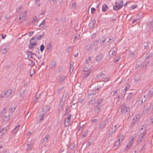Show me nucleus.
I'll return each instance as SVG.
<instances>
[{"instance_id": "61", "label": "nucleus", "mask_w": 153, "mask_h": 153, "mask_svg": "<svg viewBox=\"0 0 153 153\" xmlns=\"http://www.w3.org/2000/svg\"><path fill=\"white\" fill-rule=\"evenodd\" d=\"M138 20L139 19L137 18L136 19H134L132 21V23L133 24L134 23L136 22H137Z\"/></svg>"}, {"instance_id": "1", "label": "nucleus", "mask_w": 153, "mask_h": 153, "mask_svg": "<svg viewBox=\"0 0 153 153\" xmlns=\"http://www.w3.org/2000/svg\"><path fill=\"white\" fill-rule=\"evenodd\" d=\"M123 6V2L122 0H117L115 2V6H114L113 9L117 11L120 9Z\"/></svg>"}, {"instance_id": "3", "label": "nucleus", "mask_w": 153, "mask_h": 153, "mask_svg": "<svg viewBox=\"0 0 153 153\" xmlns=\"http://www.w3.org/2000/svg\"><path fill=\"white\" fill-rule=\"evenodd\" d=\"M13 91L12 90H9L7 91L6 92L2 93L1 94V97L4 98L5 99H7L10 94L12 93Z\"/></svg>"}, {"instance_id": "31", "label": "nucleus", "mask_w": 153, "mask_h": 153, "mask_svg": "<svg viewBox=\"0 0 153 153\" xmlns=\"http://www.w3.org/2000/svg\"><path fill=\"white\" fill-rule=\"evenodd\" d=\"M56 65L55 62L54 61L51 62V64L50 65V67L51 68H54Z\"/></svg>"}, {"instance_id": "57", "label": "nucleus", "mask_w": 153, "mask_h": 153, "mask_svg": "<svg viewBox=\"0 0 153 153\" xmlns=\"http://www.w3.org/2000/svg\"><path fill=\"white\" fill-rule=\"evenodd\" d=\"M126 104L125 103H123V105H122V106L121 107V109H122V110H123L124 109V108H126Z\"/></svg>"}, {"instance_id": "38", "label": "nucleus", "mask_w": 153, "mask_h": 153, "mask_svg": "<svg viewBox=\"0 0 153 153\" xmlns=\"http://www.w3.org/2000/svg\"><path fill=\"white\" fill-rule=\"evenodd\" d=\"M108 40L107 41L108 43H109L110 44L113 41V38L112 37H109L108 38Z\"/></svg>"}, {"instance_id": "15", "label": "nucleus", "mask_w": 153, "mask_h": 153, "mask_svg": "<svg viewBox=\"0 0 153 153\" xmlns=\"http://www.w3.org/2000/svg\"><path fill=\"white\" fill-rule=\"evenodd\" d=\"M108 8V7L107 6L106 4H103L102 7V11L104 12H106Z\"/></svg>"}, {"instance_id": "54", "label": "nucleus", "mask_w": 153, "mask_h": 153, "mask_svg": "<svg viewBox=\"0 0 153 153\" xmlns=\"http://www.w3.org/2000/svg\"><path fill=\"white\" fill-rule=\"evenodd\" d=\"M37 19V17L36 16H35L33 18V20L32 21V22H36V20Z\"/></svg>"}, {"instance_id": "52", "label": "nucleus", "mask_w": 153, "mask_h": 153, "mask_svg": "<svg viewBox=\"0 0 153 153\" xmlns=\"http://www.w3.org/2000/svg\"><path fill=\"white\" fill-rule=\"evenodd\" d=\"M70 111H69V107L68 106H67L65 108V112L69 113Z\"/></svg>"}, {"instance_id": "27", "label": "nucleus", "mask_w": 153, "mask_h": 153, "mask_svg": "<svg viewBox=\"0 0 153 153\" xmlns=\"http://www.w3.org/2000/svg\"><path fill=\"white\" fill-rule=\"evenodd\" d=\"M70 120L66 119L64 122V125L65 127L68 126H69L70 123Z\"/></svg>"}, {"instance_id": "62", "label": "nucleus", "mask_w": 153, "mask_h": 153, "mask_svg": "<svg viewBox=\"0 0 153 153\" xmlns=\"http://www.w3.org/2000/svg\"><path fill=\"white\" fill-rule=\"evenodd\" d=\"M44 21H45V20H43L42 22L39 25V26L40 27V26L42 25H43V27H44V25H45V24L44 23Z\"/></svg>"}, {"instance_id": "29", "label": "nucleus", "mask_w": 153, "mask_h": 153, "mask_svg": "<svg viewBox=\"0 0 153 153\" xmlns=\"http://www.w3.org/2000/svg\"><path fill=\"white\" fill-rule=\"evenodd\" d=\"M16 105H15L13 106L12 108H11L9 110L10 112L11 113V114L12 113L15 111V109L16 108Z\"/></svg>"}, {"instance_id": "23", "label": "nucleus", "mask_w": 153, "mask_h": 153, "mask_svg": "<svg viewBox=\"0 0 153 153\" xmlns=\"http://www.w3.org/2000/svg\"><path fill=\"white\" fill-rule=\"evenodd\" d=\"M96 23V20H94L91 21L89 24V26L91 28L94 27Z\"/></svg>"}, {"instance_id": "63", "label": "nucleus", "mask_w": 153, "mask_h": 153, "mask_svg": "<svg viewBox=\"0 0 153 153\" xmlns=\"http://www.w3.org/2000/svg\"><path fill=\"white\" fill-rule=\"evenodd\" d=\"M71 114H69L68 115V118L67 119L71 120Z\"/></svg>"}, {"instance_id": "47", "label": "nucleus", "mask_w": 153, "mask_h": 153, "mask_svg": "<svg viewBox=\"0 0 153 153\" xmlns=\"http://www.w3.org/2000/svg\"><path fill=\"white\" fill-rule=\"evenodd\" d=\"M44 46L43 45H42L40 46V50L41 52H42L44 49Z\"/></svg>"}, {"instance_id": "22", "label": "nucleus", "mask_w": 153, "mask_h": 153, "mask_svg": "<svg viewBox=\"0 0 153 153\" xmlns=\"http://www.w3.org/2000/svg\"><path fill=\"white\" fill-rule=\"evenodd\" d=\"M101 105H97L94 108V111L96 113H99L100 111Z\"/></svg>"}, {"instance_id": "2", "label": "nucleus", "mask_w": 153, "mask_h": 153, "mask_svg": "<svg viewBox=\"0 0 153 153\" xmlns=\"http://www.w3.org/2000/svg\"><path fill=\"white\" fill-rule=\"evenodd\" d=\"M91 67V66L90 65H88V68H87L86 67H85L83 68V71H84L87 72L85 73L84 74L83 78L84 79H85L88 77L90 75L91 71L89 70L90 69Z\"/></svg>"}, {"instance_id": "53", "label": "nucleus", "mask_w": 153, "mask_h": 153, "mask_svg": "<svg viewBox=\"0 0 153 153\" xmlns=\"http://www.w3.org/2000/svg\"><path fill=\"white\" fill-rule=\"evenodd\" d=\"M98 121V120L97 119H93L91 120L92 122L94 123H97Z\"/></svg>"}, {"instance_id": "7", "label": "nucleus", "mask_w": 153, "mask_h": 153, "mask_svg": "<svg viewBox=\"0 0 153 153\" xmlns=\"http://www.w3.org/2000/svg\"><path fill=\"white\" fill-rule=\"evenodd\" d=\"M50 109V107L48 106H44L42 110L41 111V113H43L44 114H46L47 111Z\"/></svg>"}, {"instance_id": "6", "label": "nucleus", "mask_w": 153, "mask_h": 153, "mask_svg": "<svg viewBox=\"0 0 153 153\" xmlns=\"http://www.w3.org/2000/svg\"><path fill=\"white\" fill-rule=\"evenodd\" d=\"M133 93H130L128 94L126 99V102L127 103H129L131 99L134 95Z\"/></svg>"}, {"instance_id": "41", "label": "nucleus", "mask_w": 153, "mask_h": 153, "mask_svg": "<svg viewBox=\"0 0 153 153\" xmlns=\"http://www.w3.org/2000/svg\"><path fill=\"white\" fill-rule=\"evenodd\" d=\"M130 85L129 84H127L124 88V90L126 91H127L130 88Z\"/></svg>"}, {"instance_id": "35", "label": "nucleus", "mask_w": 153, "mask_h": 153, "mask_svg": "<svg viewBox=\"0 0 153 153\" xmlns=\"http://www.w3.org/2000/svg\"><path fill=\"white\" fill-rule=\"evenodd\" d=\"M45 115H46V114H44V113H41V114L39 115V116L40 117V118L39 119V121H40L44 119L43 117Z\"/></svg>"}, {"instance_id": "32", "label": "nucleus", "mask_w": 153, "mask_h": 153, "mask_svg": "<svg viewBox=\"0 0 153 153\" xmlns=\"http://www.w3.org/2000/svg\"><path fill=\"white\" fill-rule=\"evenodd\" d=\"M19 125H18V126H16L13 130V132L15 133H16L19 130Z\"/></svg>"}, {"instance_id": "60", "label": "nucleus", "mask_w": 153, "mask_h": 153, "mask_svg": "<svg viewBox=\"0 0 153 153\" xmlns=\"http://www.w3.org/2000/svg\"><path fill=\"white\" fill-rule=\"evenodd\" d=\"M120 59V57L119 56H117L116 58V60L115 61V62H118Z\"/></svg>"}, {"instance_id": "55", "label": "nucleus", "mask_w": 153, "mask_h": 153, "mask_svg": "<svg viewBox=\"0 0 153 153\" xmlns=\"http://www.w3.org/2000/svg\"><path fill=\"white\" fill-rule=\"evenodd\" d=\"M131 146L129 145H127L125 148V150L127 151L129 150Z\"/></svg>"}, {"instance_id": "49", "label": "nucleus", "mask_w": 153, "mask_h": 153, "mask_svg": "<svg viewBox=\"0 0 153 153\" xmlns=\"http://www.w3.org/2000/svg\"><path fill=\"white\" fill-rule=\"evenodd\" d=\"M102 102V99L98 100L97 101V103L98 105H100V104Z\"/></svg>"}, {"instance_id": "21", "label": "nucleus", "mask_w": 153, "mask_h": 153, "mask_svg": "<svg viewBox=\"0 0 153 153\" xmlns=\"http://www.w3.org/2000/svg\"><path fill=\"white\" fill-rule=\"evenodd\" d=\"M137 118H134L131 122V126L133 127L137 123Z\"/></svg>"}, {"instance_id": "39", "label": "nucleus", "mask_w": 153, "mask_h": 153, "mask_svg": "<svg viewBox=\"0 0 153 153\" xmlns=\"http://www.w3.org/2000/svg\"><path fill=\"white\" fill-rule=\"evenodd\" d=\"M99 40H96L93 43L92 45L94 46H96L99 43Z\"/></svg>"}, {"instance_id": "11", "label": "nucleus", "mask_w": 153, "mask_h": 153, "mask_svg": "<svg viewBox=\"0 0 153 153\" xmlns=\"http://www.w3.org/2000/svg\"><path fill=\"white\" fill-rule=\"evenodd\" d=\"M146 96H144L143 97H141L139 99L138 102L141 104L144 103L146 101Z\"/></svg>"}, {"instance_id": "19", "label": "nucleus", "mask_w": 153, "mask_h": 153, "mask_svg": "<svg viewBox=\"0 0 153 153\" xmlns=\"http://www.w3.org/2000/svg\"><path fill=\"white\" fill-rule=\"evenodd\" d=\"M80 50L78 48H75L73 52V54L75 57H76L78 55Z\"/></svg>"}, {"instance_id": "9", "label": "nucleus", "mask_w": 153, "mask_h": 153, "mask_svg": "<svg viewBox=\"0 0 153 153\" xmlns=\"http://www.w3.org/2000/svg\"><path fill=\"white\" fill-rule=\"evenodd\" d=\"M146 134V131H144L141 134L140 137H139L138 140V142L140 143L142 140L143 137Z\"/></svg>"}, {"instance_id": "18", "label": "nucleus", "mask_w": 153, "mask_h": 153, "mask_svg": "<svg viewBox=\"0 0 153 153\" xmlns=\"http://www.w3.org/2000/svg\"><path fill=\"white\" fill-rule=\"evenodd\" d=\"M32 143H29L28 142L27 145V148L26 149V150L27 151L30 150H31L32 148Z\"/></svg>"}, {"instance_id": "16", "label": "nucleus", "mask_w": 153, "mask_h": 153, "mask_svg": "<svg viewBox=\"0 0 153 153\" xmlns=\"http://www.w3.org/2000/svg\"><path fill=\"white\" fill-rule=\"evenodd\" d=\"M36 45L35 43H30L29 45V48L30 50H33L36 48Z\"/></svg>"}, {"instance_id": "14", "label": "nucleus", "mask_w": 153, "mask_h": 153, "mask_svg": "<svg viewBox=\"0 0 153 153\" xmlns=\"http://www.w3.org/2000/svg\"><path fill=\"white\" fill-rule=\"evenodd\" d=\"M151 105V104L150 103H146L144 107V111H146L149 109Z\"/></svg>"}, {"instance_id": "26", "label": "nucleus", "mask_w": 153, "mask_h": 153, "mask_svg": "<svg viewBox=\"0 0 153 153\" xmlns=\"http://www.w3.org/2000/svg\"><path fill=\"white\" fill-rule=\"evenodd\" d=\"M140 76L139 74H137L135 76L134 80L136 82L140 80Z\"/></svg>"}, {"instance_id": "24", "label": "nucleus", "mask_w": 153, "mask_h": 153, "mask_svg": "<svg viewBox=\"0 0 153 153\" xmlns=\"http://www.w3.org/2000/svg\"><path fill=\"white\" fill-rule=\"evenodd\" d=\"M103 55L102 54H100L96 57V61H100L102 58Z\"/></svg>"}, {"instance_id": "5", "label": "nucleus", "mask_w": 153, "mask_h": 153, "mask_svg": "<svg viewBox=\"0 0 153 153\" xmlns=\"http://www.w3.org/2000/svg\"><path fill=\"white\" fill-rule=\"evenodd\" d=\"M108 121V120L106 119L104 120L101 123L99 126V128L100 129H102L104 128L106 126V123Z\"/></svg>"}, {"instance_id": "44", "label": "nucleus", "mask_w": 153, "mask_h": 153, "mask_svg": "<svg viewBox=\"0 0 153 153\" xmlns=\"http://www.w3.org/2000/svg\"><path fill=\"white\" fill-rule=\"evenodd\" d=\"M40 0H35V3L37 4L38 6H39L40 4Z\"/></svg>"}, {"instance_id": "56", "label": "nucleus", "mask_w": 153, "mask_h": 153, "mask_svg": "<svg viewBox=\"0 0 153 153\" xmlns=\"http://www.w3.org/2000/svg\"><path fill=\"white\" fill-rule=\"evenodd\" d=\"M73 70H74V68H73V65H72V64L71 63V65H70V72H71V70L72 71H73Z\"/></svg>"}, {"instance_id": "42", "label": "nucleus", "mask_w": 153, "mask_h": 153, "mask_svg": "<svg viewBox=\"0 0 153 153\" xmlns=\"http://www.w3.org/2000/svg\"><path fill=\"white\" fill-rule=\"evenodd\" d=\"M49 137L50 136L49 135H48L44 137L43 140L45 142H47V140H48V139L49 138Z\"/></svg>"}, {"instance_id": "20", "label": "nucleus", "mask_w": 153, "mask_h": 153, "mask_svg": "<svg viewBox=\"0 0 153 153\" xmlns=\"http://www.w3.org/2000/svg\"><path fill=\"white\" fill-rule=\"evenodd\" d=\"M153 96V88H151L147 95V96L152 97Z\"/></svg>"}, {"instance_id": "48", "label": "nucleus", "mask_w": 153, "mask_h": 153, "mask_svg": "<svg viewBox=\"0 0 153 153\" xmlns=\"http://www.w3.org/2000/svg\"><path fill=\"white\" fill-rule=\"evenodd\" d=\"M122 110L125 112H127L129 111V108L128 107H126Z\"/></svg>"}, {"instance_id": "45", "label": "nucleus", "mask_w": 153, "mask_h": 153, "mask_svg": "<svg viewBox=\"0 0 153 153\" xmlns=\"http://www.w3.org/2000/svg\"><path fill=\"white\" fill-rule=\"evenodd\" d=\"M61 19L62 22H65V16H62L61 17Z\"/></svg>"}, {"instance_id": "33", "label": "nucleus", "mask_w": 153, "mask_h": 153, "mask_svg": "<svg viewBox=\"0 0 153 153\" xmlns=\"http://www.w3.org/2000/svg\"><path fill=\"white\" fill-rule=\"evenodd\" d=\"M110 80V77L109 76L106 77H103L101 81H104L105 82H107Z\"/></svg>"}, {"instance_id": "50", "label": "nucleus", "mask_w": 153, "mask_h": 153, "mask_svg": "<svg viewBox=\"0 0 153 153\" xmlns=\"http://www.w3.org/2000/svg\"><path fill=\"white\" fill-rule=\"evenodd\" d=\"M106 39L105 38H103V39H100V43L101 44H102L105 41Z\"/></svg>"}, {"instance_id": "13", "label": "nucleus", "mask_w": 153, "mask_h": 153, "mask_svg": "<svg viewBox=\"0 0 153 153\" xmlns=\"http://www.w3.org/2000/svg\"><path fill=\"white\" fill-rule=\"evenodd\" d=\"M122 136H119L118 138V141H117L116 142L115 144V146H116L117 147H118L120 144V143L122 141Z\"/></svg>"}, {"instance_id": "17", "label": "nucleus", "mask_w": 153, "mask_h": 153, "mask_svg": "<svg viewBox=\"0 0 153 153\" xmlns=\"http://www.w3.org/2000/svg\"><path fill=\"white\" fill-rule=\"evenodd\" d=\"M104 74L102 73H100L97 75V77L100 79V80L103 79V76Z\"/></svg>"}, {"instance_id": "12", "label": "nucleus", "mask_w": 153, "mask_h": 153, "mask_svg": "<svg viewBox=\"0 0 153 153\" xmlns=\"http://www.w3.org/2000/svg\"><path fill=\"white\" fill-rule=\"evenodd\" d=\"M116 49L115 48H113L112 49H111L109 53V56L111 57H112L114 54Z\"/></svg>"}, {"instance_id": "37", "label": "nucleus", "mask_w": 153, "mask_h": 153, "mask_svg": "<svg viewBox=\"0 0 153 153\" xmlns=\"http://www.w3.org/2000/svg\"><path fill=\"white\" fill-rule=\"evenodd\" d=\"M95 100L94 99H91L89 102L88 104L90 105H93L95 102Z\"/></svg>"}, {"instance_id": "59", "label": "nucleus", "mask_w": 153, "mask_h": 153, "mask_svg": "<svg viewBox=\"0 0 153 153\" xmlns=\"http://www.w3.org/2000/svg\"><path fill=\"white\" fill-rule=\"evenodd\" d=\"M6 50H7L6 48H2V51H3V53H6V52H7Z\"/></svg>"}, {"instance_id": "46", "label": "nucleus", "mask_w": 153, "mask_h": 153, "mask_svg": "<svg viewBox=\"0 0 153 153\" xmlns=\"http://www.w3.org/2000/svg\"><path fill=\"white\" fill-rule=\"evenodd\" d=\"M134 137H132L131 140H130V141L129 142L128 145L131 146V145L132 144L133 142V141L134 140Z\"/></svg>"}, {"instance_id": "40", "label": "nucleus", "mask_w": 153, "mask_h": 153, "mask_svg": "<svg viewBox=\"0 0 153 153\" xmlns=\"http://www.w3.org/2000/svg\"><path fill=\"white\" fill-rule=\"evenodd\" d=\"M10 117V116L9 115L7 116H5L3 117V120L5 121H7Z\"/></svg>"}, {"instance_id": "64", "label": "nucleus", "mask_w": 153, "mask_h": 153, "mask_svg": "<svg viewBox=\"0 0 153 153\" xmlns=\"http://www.w3.org/2000/svg\"><path fill=\"white\" fill-rule=\"evenodd\" d=\"M21 7H19V8H18L16 10V12L18 13H19V12L21 9Z\"/></svg>"}, {"instance_id": "34", "label": "nucleus", "mask_w": 153, "mask_h": 153, "mask_svg": "<svg viewBox=\"0 0 153 153\" xmlns=\"http://www.w3.org/2000/svg\"><path fill=\"white\" fill-rule=\"evenodd\" d=\"M91 58L90 57L88 58V59L86 60V64H85V66H88V63L91 62Z\"/></svg>"}, {"instance_id": "36", "label": "nucleus", "mask_w": 153, "mask_h": 153, "mask_svg": "<svg viewBox=\"0 0 153 153\" xmlns=\"http://www.w3.org/2000/svg\"><path fill=\"white\" fill-rule=\"evenodd\" d=\"M26 16V12L24 13H22L20 15V16L22 17V19H25Z\"/></svg>"}, {"instance_id": "51", "label": "nucleus", "mask_w": 153, "mask_h": 153, "mask_svg": "<svg viewBox=\"0 0 153 153\" xmlns=\"http://www.w3.org/2000/svg\"><path fill=\"white\" fill-rule=\"evenodd\" d=\"M88 133V131H86L83 134H82V137H85Z\"/></svg>"}, {"instance_id": "58", "label": "nucleus", "mask_w": 153, "mask_h": 153, "mask_svg": "<svg viewBox=\"0 0 153 153\" xmlns=\"http://www.w3.org/2000/svg\"><path fill=\"white\" fill-rule=\"evenodd\" d=\"M27 54L28 56H31L33 55H34V53H32V52L31 51H29L28 52Z\"/></svg>"}, {"instance_id": "4", "label": "nucleus", "mask_w": 153, "mask_h": 153, "mask_svg": "<svg viewBox=\"0 0 153 153\" xmlns=\"http://www.w3.org/2000/svg\"><path fill=\"white\" fill-rule=\"evenodd\" d=\"M96 93L95 90H94L93 91L89 90L88 92V96L89 98H92L93 97L94 95Z\"/></svg>"}, {"instance_id": "25", "label": "nucleus", "mask_w": 153, "mask_h": 153, "mask_svg": "<svg viewBox=\"0 0 153 153\" xmlns=\"http://www.w3.org/2000/svg\"><path fill=\"white\" fill-rule=\"evenodd\" d=\"M45 34L44 32H43L41 35H40L38 37H35V39L37 40H40L43 37Z\"/></svg>"}, {"instance_id": "30", "label": "nucleus", "mask_w": 153, "mask_h": 153, "mask_svg": "<svg viewBox=\"0 0 153 153\" xmlns=\"http://www.w3.org/2000/svg\"><path fill=\"white\" fill-rule=\"evenodd\" d=\"M66 76H62L60 77L59 79V81L60 82H62L65 79Z\"/></svg>"}, {"instance_id": "43", "label": "nucleus", "mask_w": 153, "mask_h": 153, "mask_svg": "<svg viewBox=\"0 0 153 153\" xmlns=\"http://www.w3.org/2000/svg\"><path fill=\"white\" fill-rule=\"evenodd\" d=\"M51 45L50 43L47 44V49H51Z\"/></svg>"}, {"instance_id": "28", "label": "nucleus", "mask_w": 153, "mask_h": 153, "mask_svg": "<svg viewBox=\"0 0 153 153\" xmlns=\"http://www.w3.org/2000/svg\"><path fill=\"white\" fill-rule=\"evenodd\" d=\"M34 37H33L32 39H31L30 42V43H35L36 44V45L37 43H36V40Z\"/></svg>"}, {"instance_id": "10", "label": "nucleus", "mask_w": 153, "mask_h": 153, "mask_svg": "<svg viewBox=\"0 0 153 153\" xmlns=\"http://www.w3.org/2000/svg\"><path fill=\"white\" fill-rule=\"evenodd\" d=\"M116 125H115L114 127L110 128L109 131V133L108 136H109L112 134L114 132L116 129Z\"/></svg>"}, {"instance_id": "8", "label": "nucleus", "mask_w": 153, "mask_h": 153, "mask_svg": "<svg viewBox=\"0 0 153 153\" xmlns=\"http://www.w3.org/2000/svg\"><path fill=\"white\" fill-rule=\"evenodd\" d=\"M7 131V128L4 127L0 131V138H2L6 133Z\"/></svg>"}]
</instances>
